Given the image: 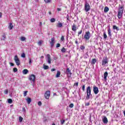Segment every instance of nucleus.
<instances>
[{
  "label": "nucleus",
  "mask_w": 125,
  "mask_h": 125,
  "mask_svg": "<svg viewBox=\"0 0 125 125\" xmlns=\"http://www.w3.org/2000/svg\"><path fill=\"white\" fill-rule=\"evenodd\" d=\"M124 9H125L124 6H122L119 7L117 15L118 19H121L123 18V14H124Z\"/></svg>",
  "instance_id": "1"
},
{
  "label": "nucleus",
  "mask_w": 125,
  "mask_h": 125,
  "mask_svg": "<svg viewBox=\"0 0 125 125\" xmlns=\"http://www.w3.org/2000/svg\"><path fill=\"white\" fill-rule=\"evenodd\" d=\"M86 99L88 100V99H90V96H92V95L91 94V87H90V86H89L86 88Z\"/></svg>",
  "instance_id": "2"
},
{
  "label": "nucleus",
  "mask_w": 125,
  "mask_h": 125,
  "mask_svg": "<svg viewBox=\"0 0 125 125\" xmlns=\"http://www.w3.org/2000/svg\"><path fill=\"white\" fill-rule=\"evenodd\" d=\"M90 32L89 31H87L85 33L84 35V39L85 41H89V39H90Z\"/></svg>",
  "instance_id": "3"
},
{
  "label": "nucleus",
  "mask_w": 125,
  "mask_h": 125,
  "mask_svg": "<svg viewBox=\"0 0 125 125\" xmlns=\"http://www.w3.org/2000/svg\"><path fill=\"white\" fill-rule=\"evenodd\" d=\"M84 8L85 12H88V11L90 10V5H89V3H88V2H86L85 3Z\"/></svg>",
  "instance_id": "4"
},
{
  "label": "nucleus",
  "mask_w": 125,
  "mask_h": 125,
  "mask_svg": "<svg viewBox=\"0 0 125 125\" xmlns=\"http://www.w3.org/2000/svg\"><path fill=\"white\" fill-rule=\"evenodd\" d=\"M15 62L17 66H19L21 64L20 63V60H19V58H18V55H16L14 57V59Z\"/></svg>",
  "instance_id": "5"
},
{
  "label": "nucleus",
  "mask_w": 125,
  "mask_h": 125,
  "mask_svg": "<svg viewBox=\"0 0 125 125\" xmlns=\"http://www.w3.org/2000/svg\"><path fill=\"white\" fill-rule=\"evenodd\" d=\"M108 62H109V61H108L107 57L104 58L102 62V65L105 66V65H108Z\"/></svg>",
  "instance_id": "6"
},
{
  "label": "nucleus",
  "mask_w": 125,
  "mask_h": 125,
  "mask_svg": "<svg viewBox=\"0 0 125 125\" xmlns=\"http://www.w3.org/2000/svg\"><path fill=\"white\" fill-rule=\"evenodd\" d=\"M50 96V91H46L44 94V97L46 99H49Z\"/></svg>",
  "instance_id": "7"
},
{
  "label": "nucleus",
  "mask_w": 125,
  "mask_h": 125,
  "mask_svg": "<svg viewBox=\"0 0 125 125\" xmlns=\"http://www.w3.org/2000/svg\"><path fill=\"white\" fill-rule=\"evenodd\" d=\"M55 43V38L53 37L51 39V42H50L51 47H53V46H54Z\"/></svg>",
  "instance_id": "8"
},
{
  "label": "nucleus",
  "mask_w": 125,
  "mask_h": 125,
  "mask_svg": "<svg viewBox=\"0 0 125 125\" xmlns=\"http://www.w3.org/2000/svg\"><path fill=\"white\" fill-rule=\"evenodd\" d=\"M29 80L32 82H35V81H36V76L34 74H31L29 76Z\"/></svg>",
  "instance_id": "9"
},
{
  "label": "nucleus",
  "mask_w": 125,
  "mask_h": 125,
  "mask_svg": "<svg viewBox=\"0 0 125 125\" xmlns=\"http://www.w3.org/2000/svg\"><path fill=\"white\" fill-rule=\"evenodd\" d=\"M66 74L67 75L68 78H71V76H72V72H71V70L69 68H66Z\"/></svg>",
  "instance_id": "10"
},
{
  "label": "nucleus",
  "mask_w": 125,
  "mask_h": 125,
  "mask_svg": "<svg viewBox=\"0 0 125 125\" xmlns=\"http://www.w3.org/2000/svg\"><path fill=\"white\" fill-rule=\"evenodd\" d=\"M94 93L95 94H98L99 92V90H98V87H96V86H93V90Z\"/></svg>",
  "instance_id": "11"
},
{
  "label": "nucleus",
  "mask_w": 125,
  "mask_h": 125,
  "mask_svg": "<svg viewBox=\"0 0 125 125\" xmlns=\"http://www.w3.org/2000/svg\"><path fill=\"white\" fill-rule=\"evenodd\" d=\"M47 60L48 64H51V58L49 54H47Z\"/></svg>",
  "instance_id": "12"
},
{
  "label": "nucleus",
  "mask_w": 125,
  "mask_h": 125,
  "mask_svg": "<svg viewBox=\"0 0 125 125\" xmlns=\"http://www.w3.org/2000/svg\"><path fill=\"white\" fill-rule=\"evenodd\" d=\"M77 30H78L77 25H76L75 23H73V25H72V30L73 32H76Z\"/></svg>",
  "instance_id": "13"
},
{
  "label": "nucleus",
  "mask_w": 125,
  "mask_h": 125,
  "mask_svg": "<svg viewBox=\"0 0 125 125\" xmlns=\"http://www.w3.org/2000/svg\"><path fill=\"white\" fill-rule=\"evenodd\" d=\"M103 122L104 124H108V119L106 116H104V118H103Z\"/></svg>",
  "instance_id": "14"
},
{
  "label": "nucleus",
  "mask_w": 125,
  "mask_h": 125,
  "mask_svg": "<svg viewBox=\"0 0 125 125\" xmlns=\"http://www.w3.org/2000/svg\"><path fill=\"white\" fill-rule=\"evenodd\" d=\"M107 32H108L109 37L111 38L112 37V33H111V28H108Z\"/></svg>",
  "instance_id": "15"
},
{
  "label": "nucleus",
  "mask_w": 125,
  "mask_h": 125,
  "mask_svg": "<svg viewBox=\"0 0 125 125\" xmlns=\"http://www.w3.org/2000/svg\"><path fill=\"white\" fill-rule=\"evenodd\" d=\"M28 73H29V70H28V69H24L22 70V74H23V75H27Z\"/></svg>",
  "instance_id": "16"
},
{
  "label": "nucleus",
  "mask_w": 125,
  "mask_h": 125,
  "mask_svg": "<svg viewBox=\"0 0 125 125\" xmlns=\"http://www.w3.org/2000/svg\"><path fill=\"white\" fill-rule=\"evenodd\" d=\"M96 62H97V60H96V59H92L91 63L93 65H94L95 64V63H96Z\"/></svg>",
  "instance_id": "17"
},
{
  "label": "nucleus",
  "mask_w": 125,
  "mask_h": 125,
  "mask_svg": "<svg viewBox=\"0 0 125 125\" xmlns=\"http://www.w3.org/2000/svg\"><path fill=\"white\" fill-rule=\"evenodd\" d=\"M60 75H61V72L58 70L57 74L56 75V78H59V77H60Z\"/></svg>",
  "instance_id": "18"
},
{
  "label": "nucleus",
  "mask_w": 125,
  "mask_h": 125,
  "mask_svg": "<svg viewBox=\"0 0 125 125\" xmlns=\"http://www.w3.org/2000/svg\"><path fill=\"white\" fill-rule=\"evenodd\" d=\"M104 80H107V77H108V72L107 71L104 72Z\"/></svg>",
  "instance_id": "19"
},
{
  "label": "nucleus",
  "mask_w": 125,
  "mask_h": 125,
  "mask_svg": "<svg viewBox=\"0 0 125 125\" xmlns=\"http://www.w3.org/2000/svg\"><path fill=\"white\" fill-rule=\"evenodd\" d=\"M8 29H9V30H12V29H13V25H12V23H9V25L8 26Z\"/></svg>",
  "instance_id": "20"
},
{
  "label": "nucleus",
  "mask_w": 125,
  "mask_h": 125,
  "mask_svg": "<svg viewBox=\"0 0 125 125\" xmlns=\"http://www.w3.org/2000/svg\"><path fill=\"white\" fill-rule=\"evenodd\" d=\"M57 27L58 28H62V27H63V24L61 22H59L57 25Z\"/></svg>",
  "instance_id": "21"
},
{
  "label": "nucleus",
  "mask_w": 125,
  "mask_h": 125,
  "mask_svg": "<svg viewBox=\"0 0 125 125\" xmlns=\"http://www.w3.org/2000/svg\"><path fill=\"white\" fill-rule=\"evenodd\" d=\"M26 101L28 104H30L31 102H32V100H31L30 98H27L26 99Z\"/></svg>",
  "instance_id": "22"
},
{
  "label": "nucleus",
  "mask_w": 125,
  "mask_h": 125,
  "mask_svg": "<svg viewBox=\"0 0 125 125\" xmlns=\"http://www.w3.org/2000/svg\"><path fill=\"white\" fill-rule=\"evenodd\" d=\"M20 40L21 42H25L26 41V37L22 36L21 37Z\"/></svg>",
  "instance_id": "23"
},
{
  "label": "nucleus",
  "mask_w": 125,
  "mask_h": 125,
  "mask_svg": "<svg viewBox=\"0 0 125 125\" xmlns=\"http://www.w3.org/2000/svg\"><path fill=\"white\" fill-rule=\"evenodd\" d=\"M113 30H116V31H119L120 29H119V27H117L116 25L113 26Z\"/></svg>",
  "instance_id": "24"
},
{
  "label": "nucleus",
  "mask_w": 125,
  "mask_h": 125,
  "mask_svg": "<svg viewBox=\"0 0 125 125\" xmlns=\"http://www.w3.org/2000/svg\"><path fill=\"white\" fill-rule=\"evenodd\" d=\"M42 42H43V41L40 40L39 42H38V45L42 46Z\"/></svg>",
  "instance_id": "25"
},
{
  "label": "nucleus",
  "mask_w": 125,
  "mask_h": 125,
  "mask_svg": "<svg viewBox=\"0 0 125 125\" xmlns=\"http://www.w3.org/2000/svg\"><path fill=\"white\" fill-rule=\"evenodd\" d=\"M108 11H109V8L108 7H105L104 9V12L106 13Z\"/></svg>",
  "instance_id": "26"
},
{
  "label": "nucleus",
  "mask_w": 125,
  "mask_h": 125,
  "mask_svg": "<svg viewBox=\"0 0 125 125\" xmlns=\"http://www.w3.org/2000/svg\"><path fill=\"white\" fill-rule=\"evenodd\" d=\"M61 50L62 53H65V52H66V48H65L64 47H63Z\"/></svg>",
  "instance_id": "27"
},
{
  "label": "nucleus",
  "mask_w": 125,
  "mask_h": 125,
  "mask_svg": "<svg viewBox=\"0 0 125 125\" xmlns=\"http://www.w3.org/2000/svg\"><path fill=\"white\" fill-rule=\"evenodd\" d=\"M44 70H48L49 69V66L48 65H43Z\"/></svg>",
  "instance_id": "28"
},
{
  "label": "nucleus",
  "mask_w": 125,
  "mask_h": 125,
  "mask_svg": "<svg viewBox=\"0 0 125 125\" xmlns=\"http://www.w3.org/2000/svg\"><path fill=\"white\" fill-rule=\"evenodd\" d=\"M84 59H87L88 57V53L86 52L85 54L84 55Z\"/></svg>",
  "instance_id": "29"
},
{
  "label": "nucleus",
  "mask_w": 125,
  "mask_h": 125,
  "mask_svg": "<svg viewBox=\"0 0 125 125\" xmlns=\"http://www.w3.org/2000/svg\"><path fill=\"white\" fill-rule=\"evenodd\" d=\"M12 102H13L12 99H8V103H9V104H11V103H12Z\"/></svg>",
  "instance_id": "30"
},
{
  "label": "nucleus",
  "mask_w": 125,
  "mask_h": 125,
  "mask_svg": "<svg viewBox=\"0 0 125 125\" xmlns=\"http://www.w3.org/2000/svg\"><path fill=\"white\" fill-rule=\"evenodd\" d=\"M22 121H23V118L20 116L19 118V122H20V123H22Z\"/></svg>",
  "instance_id": "31"
},
{
  "label": "nucleus",
  "mask_w": 125,
  "mask_h": 125,
  "mask_svg": "<svg viewBox=\"0 0 125 125\" xmlns=\"http://www.w3.org/2000/svg\"><path fill=\"white\" fill-rule=\"evenodd\" d=\"M85 49V47L83 45H81L80 46V49H81V50H83V49Z\"/></svg>",
  "instance_id": "32"
},
{
  "label": "nucleus",
  "mask_w": 125,
  "mask_h": 125,
  "mask_svg": "<svg viewBox=\"0 0 125 125\" xmlns=\"http://www.w3.org/2000/svg\"><path fill=\"white\" fill-rule=\"evenodd\" d=\"M50 22H51V23H54V22H55V18L51 19Z\"/></svg>",
  "instance_id": "33"
},
{
  "label": "nucleus",
  "mask_w": 125,
  "mask_h": 125,
  "mask_svg": "<svg viewBox=\"0 0 125 125\" xmlns=\"http://www.w3.org/2000/svg\"><path fill=\"white\" fill-rule=\"evenodd\" d=\"M45 3H49V2H51V0H44Z\"/></svg>",
  "instance_id": "34"
},
{
  "label": "nucleus",
  "mask_w": 125,
  "mask_h": 125,
  "mask_svg": "<svg viewBox=\"0 0 125 125\" xmlns=\"http://www.w3.org/2000/svg\"><path fill=\"white\" fill-rule=\"evenodd\" d=\"M104 39H107V35L106 34V32L104 33Z\"/></svg>",
  "instance_id": "35"
},
{
  "label": "nucleus",
  "mask_w": 125,
  "mask_h": 125,
  "mask_svg": "<svg viewBox=\"0 0 125 125\" xmlns=\"http://www.w3.org/2000/svg\"><path fill=\"white\" fill-rule=\"evenodd\" d=\"M27 93H28V91H25L23 92V96H27Z\"/></svg>",
  "instance_id": "36"
},
{
  "label": "nucleus",
  "mask_w": 125,
  "mask_h": 125,
  "mask_svg": "<svg viewBox=\"0 0 125 125\" xmlns=\"http://www.w3.org/2000/svg\"><path fill=\"white\" fill-rule=\"evenodd\" d=\"M82 90L83 91H84V90H85V85H84V84L83 85Z\"/></svg>",
  "instance_id": "37"
},
{
  "label": "nucleus",
  "mask_w": 125,
  "mask_h": 125,
  "mask_svg": "<svg viewBox=\"0 0 125 125\" xmlns=\"http://www.w3.org/2000/svg\"><path fill=\"white\" fill-rule=\"evenodd\" d=\"M69 108H73L74 107V104H70L69 105Z\"/></svg>",
  "instance_id": "38"
},
{
  "label": "nucleus",
  "mask_w": 125,
  "mask_h": 125,
  "mask_svg": "<svg viewBox=\"0 0 125 125\" xmlns=\"http://www.w3.org/2000/svg\"><path fill=\"white\" fill-rule=\"evenodd\" d=\"M66 20L67 21H70V16H69V15H67L66 16Z\"/></svg>",
  "instance_id": "39"
},
{
  "label": "nucleus",
  "mask_w": 125,
  "mask_h": 125,
  "mask_svg": "<svg viewBox=\"0 0 125 125\" xmlns=\"http://www.w3.org/2000/svg\"><path fill=\"white\" fill-rule=\"evenodd\" d=\"M18 71V69H17V68L15 67L13 68V72H14V73L17 72Z\"/></svg>",
  "instance_id": "40"
},
{
  "label": "nucleus",
  "mask_w": 125,
  "mask_h": 125,
  "mask_svg": "<svg viewBox=\"0 0 125 125\" xmlns=\"http://www.w3.org/2000/svg\"><path fill=\"white\" fill-rule=\"evenodd\" d=\"M74 86H79V82H76L74 84Z\"/></svg>",
  "instance_id": "41"
},
{
  "label": "nucleus",
  "mask_w": 125,
  "mask_h": 125,
  "mask_svg": "<svg viewBox=\"0 0 125 125\" xmlns=\"http://www.w3.org/2000/svg\"><path fill=\"white\" fill-rule=\"evenodd\" d=\"M83 33V30H80V31L78 32V37L80 36V35L82 34Z\"/></svg>",
  "instance_id": "42"
},
{
  "label": "nucleus",
  "mask_w": 125,
  "mask_h": 125,
  "mask_svg": "<svg viewBox=\"0 0 125 125\" xmlns=\"http://www.w3.org/2000/svg\"><path fill=\"white\" fill-rule=\"evenodd\" d=\"M21 56L23 58H25L26 57V56H25V53H23L22 54H21Z\"/></svg>",
  "instance_id": "43"
},
{
  "label": "nucleus",
  "mask_w": 125,
  "mask_h": 125,
  "mask_svg": "<svg viewBox=\"0 0 125 125\" xmlns=\"http://www.w3.org/2000/svg\"><path fill=\"white\" fill-rule=\"evenodd\" d=\"M4 94H8V90L7 89H6L4 91Z\"/></svg>",
  "instance_id": "44"
},
{
  "label": "nucleus",
  "mask_w": 125,
  "mask_h": 125,
  "mask_svg": "<svg viewBox=\"0 0 125 125\" xmlns=\"http://www.w3.org/2000/svg\"><path fill=\"white\" fill-rule=\"evenodd\" d=\"M61 46V45L60 44V43H57L56 47L58 48V47H60Z\"/></svg>",
  "instance_id": "45"
},
{
  "label": "nucleus",
  "mask_w": 125,
  "mask_h": 125,
  "mask_svg": "<svg viewBox=\"0 0 125 125\" xmlns=\"http://www.w3.org/2000/svg\"><path fill=\"white\" fill-rule=\"evenodd\" d=\"M29 65L32 64V59H29Z\"/></svg>",
  "instance_id": "46"
},
{
  "label": "nucleus",
  "mask_w": 125,
  "mask_h": 125,
  "mask_svg": "<svg viewBox=\"0 0 125 125\" xmlns=\"http://www.w3.org/2000/svg\"><path fill=\"white\" fill-rule=\"evenodd\" d=\"M2 37H3V41H5V39H6V37L5 36V34H4V35L2 36Z\"/></svg>",
  "instance_id": "47"
},
{
  "label": "nucleus",
  "mask_w": 125,
  "mask_h": 125,
  "mask_svg": "<svg viewBox=\"0 0 125 125\" xmlns=\"http://www.w3.org/2000/svg\"><path fill=\"white\" fill-rule=\"evenodd\" d=\"M38 105L39 106H41V105H42V102H41V101H39V102H38Z\"/></svg>",
  "instance_id": "48"
},
{
  "label": "nucleus",
  "mask_w": 125,
  "mask_h": 125,
  "mask_svg": "<svg viewBox=\"0 0 125 125\" xmlns=\"http://www.w3.org/2000/svg\"><path fill=\"white\" fill-rule=\"evenodd\" d=\"M65 122V120H62L61 121V125H63V124H64V122Z\"/></svg>",
  "instance_id": "49"
},
{
  "label": "nucleus",
  "mask_w": 125,
  "mask_h": 125,
  "mask_svg": "<svg viewBox=\"0 0 125 125\" xmlns=\"http://www.w3.org/2000/svg\"><path fill=\"white\" fill-rule=\"evenodd\" d=\"M61 41H62V42H63L64 41V36H62L61 37Z\"/></svg>",
  "instance_id": "50"
},
{
  "label": "nucleus",
  "mask_w": 125,
  "mask_h": 125,
  "mask_svg": "<svg viewBox=\"0 0 125 125\" xmlns=\"http://www.w3.org/2000/svg\"><path fill=\"white\" fill-rule=\"evenodd\" d=\"M90 104L89 103H87L85 104V106H89Z\"/></svg>",
  "instance_id": "51"
},
{
  "label": "nucleus",
  "mask_w": 125,
  "mask_h": 125,
  "mask_svg": "<svg viewBox=\"0 0 125 125\" xmlns=\"http://www.w3.org/2000/svg\"><path fill=\"white\" fill-rule=\"evenodd\" d=\"M56 69H55V68H52L51 69V72H54V71H55Z\"/></svg>",
  "instance_id": "52"
},
{
  "label": "nucleus",
  "mask_w": 125,
  "mask_h": 125,
  "mask_svg": "<svg viewBox=\"0 0 125 125\" xmlns=\"http://www.w3.org/2000/svg\"><path fill=\"white\" fill-rule=\"evenodd\" d=\"M10 64L11 66H14V63H13L12 62H10Z\"/></svg>",
  "instance_id": "53"
},
{
  "label": "nucleus",
  "mask_w": 125,
  "mask_h": 125,
  "mask_svg": "<svg viewBox=\"0 0 125 125\" xmlns=\"http://www.w3.org/2000/svg\"><path fill=\"white\" fill-rule=\"evenodd\" d=\"M2 16V13L0 12V18H1Z\"/></svg>",
  "instance_id": "54"
},
{
  "label": "nucleus",
  "mask_w": 125,
  "mask_h": 125,
  "mask_svg": "<svg viewBox=\"0 0 125 125\" xmlns=\"http://www.w3.org/2000/svg\"><path fill=\"white\" fill-rule=\"evenodd\" d=\"M57 10H58V11H61V8H57Z\"/></svg>",
  "instance_id": "55"
},
{
  "label": "nucleus",
  "mask_w": 125,
  "mask_h": 125,
  "mask_svg": "<svg viewBox=\"0 0 125 125\" xmlns=\"http://www.w3.org/2000/svg\"><path fill=\"white\" fill-rule=\"evenodd\" d=\"M22 110L23 112H26V109L24 107L22 108Z\"/></svg>",
  "instance_id": "56"
},
{
  "label": "nucleus",
  "mask_w": 125,
  "mask_h": 125,
  "mask_svg": "<svg viewBox=\"0 0 125 125\" xmlns=\"http://www.w3.org/2000/svg\"><path fill=\"white\" fill-rule=\"evenodd\" d=\"M41 58H42V59H43V58H44V57L43 56H42L41 57Z\"/></svg>",
  "instance_id": "57"
},
{
  "label": "nucleus",
  "mask_w": 125,
  "mask_h": 125,
  "mask_svg": "<svg viewBox=\"0 0 125 125\" xmlns=\"http://www.w3.org/2000/svg\"><path fill=\"white\" fill-rule=\"evenodd\" d=\"M48 14H49L50 15H51V12L49 11V12H48Z\"/></svg>",
  "instance_id": "58"
},
{
  "label": "nucleus",
  "mask_w": 125,
  "mask_h": 125,
  "mask_svg": "<svg viewBox=\"0 0 125 125\" xmlns=\"http://www.w3.org/2000/svg\"><path fill=\"white\" fill-rule=\"evenodd\" d=\"M75 43H76V44H78V41H75Z\"/></svg>",
  "instance_id": "59"
},
{
  "label": "nucleus",
  "mask_w": 125,
  "mask_h": 125,
  "mask_svg": "<svg viewBox=\"0 0 125 125\" xmlns=\"http://www.w3.org/2000/svg\"><path fill=\"white\" fill-rule=\"evenodd\" d=\"M46 121H47V119H45L44 120V122H46Z\"/></svg>",
  "instance_id": "60"
},
{
  "label": "nucleus",
  "mask_w": 125,
  "mask_h": 125,
  "mask_svg": "<svg viewBox=\"0 0 125 125\" xmlns=\"http://www.w3.org/2000/svg\"><path fill=\"white\" fill-rule=\"evenodd\" d=\"M124 115L125 116V110L124 111Z\"/></svg>",
  "instance_id": "61"
},
{
  "label": "nucleus",
  "mask_w": 125,
  "mask_h": 125,
  "mask_svg": "<svg viewBox=\"0 0 125 125\" xmlns=\"http://www.w3.org/2000/svg\"><path fill=\"white\" fill-rule=\"evenodd\" d=\"M124 28L125 29V24L124 25Z\"/></svg>",
  "instance_id": "62"
},
{
  "label": "nucleus",
  "mask_w": 125,
  "mask_h": 125,
  "mask_svg": "<svg viewBox=\"0 0 125 125\" xmlns=\"http://www.w3.org/2000/svg\"><path fill=\"white\" fill-rule=\"evenodd\" d=\"M42 22H40V25L42 26Z\"/></svg>",
  "instance_id": "63"
},
{
  "label": "nucleus",
  "mask_w": 125,
  "mask_h": 125,
  "mask_svg": "<svg viewBox=\"0 0 125 125\" xmlns=\"http://www.w3.org/2000/svg\"><path fill=\"white\" fill-rule=\"evenodd\" d=\"M52 125H55V124L53 123V124H52Z\"/></svg>",
  "instance_id": "64"
}]
</instances>
